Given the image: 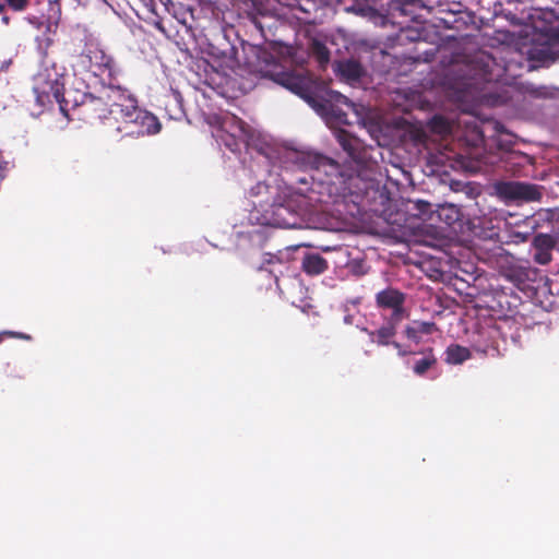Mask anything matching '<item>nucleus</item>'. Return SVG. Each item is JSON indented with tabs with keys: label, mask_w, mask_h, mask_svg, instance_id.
I'll use <instances>...</instances> for the list:
<instances>
[{
	"label": "nucleus",
	"mask_w": 559,
	"mask_h": 559,
	"mask_svg": "<svg viewBox=\"0 0 559 559\" xmlns=\"http://www.w3.org/2000/svg\"><path fill=\"white\" fill-rule=\"evenodd\" d=\"M474 347L477 352H480L484 355H493V353L497 352V347L492 344L480 345L475 342Z\"/></svg>",
	"instance_id": "obj_25"
},
{
	"label": "nucleus",
	"mask_w": 559,
	"mask_h": 559,
	"mask_svg": "<svg viewBox=\"0 0 559 559\" xmlns=\"http://www.w3.org/2000/svg\"><path fill=\"white\" fill-rule=\"evenodd\" d=\"M4 10V4L0 3V12Z\"/></svg>",
	"instance_id": "obj_32"
},
{
	"label": "nucleus",
	"mask_w": 559,
	"mask_h": 559,
	"mask_svg": "<svg viewBox=\"0 0 559 559\" xmlns=\"http://www.w3.org/2000/svg\"><path fill=\"white\" fill-rule=\"evenodd\" d=\"M396 349H397V354L399 356H406V355H409V354H413L412 352L405 349L400 343L393 341L392 344Z\"/></svg>",
	"instance_id": "obj_28"
},
{
	"label": "nucleus",
	"mask_w": 559,
	"mask_h": 559,
	"mask_svg": "<svg viewBox=\"0 0 559 559\" xmlns=\"http://www.w3.org/2000/svg\"><path fill=\"white\" fill-rule=\"evenodd\" d=\"M33 92L37 104L46 106L55 100L60 111L68 117L70 102L64 93V74L57 69L56 64L45 66L39 70L34 78Z\"/></svg>",
	"instance_id": "obj_4"
},
{
	"label": "nucleus",
	"mask_w": 559,
	"mask_h": 559,
	"mask_svg": "<svg viewBox=\"0 0 559 559\" xmlns=\"http://www.w3.org/2000/svg\"><path fill=\"white\" fill-rule=\"evenodd\" d=\"M174 102L179 106V109H181V96L179 93L174 94Z\"/></svg>",
	"instance_id": "obj_30"
},
{
	"label": "nucleus",
	"mask_w": 559,
	"mask_h": 559,
	"mask_svg": "<svg viewBox=\"0 0 559 559\" xmlns=\"http://www.w3.org/2000/svg\"><path fill=\"white\" fill-rule=\"evenodd\" d=\"M82 62L95 74L108 72L110 79L115 78L116 63L111 56L97 46H86L81 53Z\"/></svg>",
	"instance_id": "obj_9"
},
{
	"label": "nucleus",
	"mask_w": 559,
	"mask_h": 559,
	"mask_svg": "<svg viewBox=\"0 0 559 559\" xmlns=\"http://www.w3.org/2000/svg\"><path fill=\"white\" fill-rule=\"evenodd\" d=\"M282 191L278 185H269L263 181H259L254 187L250 189V195L259 197V195H269L266 199L272 201L274 197H276Z\"/></svg>",
	"instance_id": "obj_20"
},
{
	"label": "nucleus",
	"mask_w": 559,
	"mask_h": 559,
	"mask_svg": "<svg viewBox=\"0 0 559 559\" xmlns=\"http://www.w3.org/2000/svg\"><path fill=\"white\" fill-rule=\"evenodd\" d=\"M1 334H2V337L5 335V336H10V337L26 340V341H29L32 338L31 335L22 333V332L4 331Z\"/></svg>",
	"instance_id": "obj_27"
},
{
	"label": "nucleus",
	"mask_w": 559,
	"mask_h": 559,
	"mask_svg": "<svg viewBox=\"0 0 559 559\" xmlns=\"http://www.w3.org/2000/svg\"><path fill=\"white\" fill-rule=\"evenodd\" d=\"M102 93L111 115L108 123L111 135L121 139L141 138L159 132L160 123L157 117L141 108L129 90L110 82Z\"/></svg>",
	"instance_id": "obj_1"
},
{
	"label": "nucleus",
	"mask_w": 559,
	"mask_h": 559,
	"mask_svg": "<svg viewBox=\"0 0 559 559\" xmlns=\"http://www.w3.org/2000/svg\"><path fill=\"white\" fill-rule=\"evenodd\" d=\"M72 108L78 111L80 119L91 123L99 122L109 131L108 123L111 115L103 94L95 96L91 93H85L81 103H74Z\"/></svg>",
	"instance_id": "obj_8"
},
{
	"label": "nucleus",
	"mask_w": 559,
	"mask_h": 559,
	"mask_svg": "<svg viewBox=\"0 0 559 559\" xmlns=\"http://www.w3.org/2000/svg\"><path fill=\"white\" fill-rule=\"evenodd\" d=\"M10 8L15 11H22L27 7V0H7Z\"/></svg>",
	"instance_id": "obj_26"
},
{
	"label": "nucleus",
	"mask_w": 559,
	"mask_h": 559,
	"mask_svg": "<svg viewBox=\"0 0 559 559\" xmlns=\"http://www.w3.org/2000/svg\"><path fill=\"white\" fill-rule=\"evenodd\" d=\"M414 323H415L416 329L420 335H423V334L429 335V334H432V333L439 331V328L437 326V324L435 322L415 321Z\"/></svg>",
	"instance_id": "obj_22"
},
{
	"label": "nucleus",
	"mask_w": 559,
	"mask_h": 559,
	"mask_svg": "<svg viewBox=\"0 0 559 559\" xmlns=\"http://www.w3.org/2000/svg\"><path fill=\"white\" fill-rule=\"evenodd\" d=\"M540 38L543 39L540 48L530 50L531 59L538 61L555 60L559 52V25L545 28Z\"/></svg>",
	"instance_id": "obj_11"
},
{
	"label": "nucleus",
	"mask_w": 559,
	"mask_h": 559,
	"mask_svg": "<svg viewBox=\"0 0 559 559\" xmlns=\"http://www.w3.org/2000/svg\"><path fill=\"white\" fill-rule=\"evenodd\" d=\"M335 71L348 81H357L364 75V68L359 61L347 59L338 61Z\"/></svg>",
	"instance_id": "obj_14"
},
{
	"label": "nucleus",
	"mask_w": 559,
	"mask_h": 559,
	"mask_svg": "<svg viewBox=\"0 0 559 559\" xmlns=\"http://www.w3.org/2000/svg\"><path fill=\"white\" fill-rule=\"evenodd\" d=\"M310 55L317 60L320 68L324 69L330 61V50L320 40L313 39L309 47Z\"/></svg>",
	"instance_id": "obj_19"
},
{
	"label": "nucleus",
	"mask_w": 559,
	"mask_h": 559,
	"mask_svg": "<svg viewBox=\"0 0 559 559\" xmlns=\"http://www.w3.org/2000/svg\"><path fill=\"white\" fill-rule=\"evenodd\" d=\"M533 261L539 265H547L552 260V250L557 246V239L552 235L538 233L531 242Z\"/></svg>",
	"instance_id": "obj_12"
},
{
	"label": "nucleus",
	"mask_w": 559,
	"mask_h": 559,
	"mask_svg": "<svg viewBox=\"0 0 559 559\" xmlns=\"http://www.w3.org/2000/svg\"><path fill=\"white\" fill-rule=\"evenodd\" d=\"M307 197L282 190L272 201L260 204L262 211L255 210L251 217L258 224L277 228H296L301 224V214L308 207Z\"/></svg>",
	"instance_id": "obj_3"
},
{
	"label": "nucleus",
	"mask_w": 559,
	"mask_h": 559,
	"mask_svg": "<svg viewBox=\"0 0 559 559\" xmlns=\"http://www.w3.org/2000/svg\"><path fill=\"white\" fill-rule=\"evenodd\" d=\"M301 269L308 275H320L326 271L328 261L319 253H309L304 257Z\"/></svg>",
	"instance_id": "obj_15"
},
{
	"label": "nucleus",
	"mask_w": 559,
	"mask_h": 559,
	"mask_svg": "<svg viewBox=\"0 0 559 559\" xmlns=\"http://www.w3.org/2000/svg\"><path fill=\"white\" fill-rule=\"evenodd\" d=\"M238 123H239V131L241 133L246 134V130H245L246 129V123L242 122L241 120H239Z\"/></svg>",
	"instance_id": "obj_31"
},
{
	"label": "nucleus",
	"mask_w": 559,
	"mask_h": 559,
	"mask_svg": "<svg viewBox=\"0 0 559 559\" xmlns=\"http://www.w3.org/2000/svg\"><path fill=\"white\" fill-rule=\"evenodd\" d=\"M401 321H393V318H388L383 325L378 330L369 331L370 341L379 346H388L392 344V338L396 334V328Z\"/></svg>",
	"instance_id": "obj_13"
},
{
	"label": "nucleus",
	"mask_w": 559,
	"mask_h": 559,
	"mask_svg": "<svg viewBox=\"0 0 559 559\" xmlns=\"http://www.w3.org/2000/svg\"><path fill=\"white\" fill-rule=\"evenodd\" d=\"M471 358V352L467 347L459 344H451L445 349V362L449 365H460Z\"/></svg>",
	"instance_id": "obj_18"
},
{
	"label": "nucleus",
	"mask_w": 559,
	"mask_h": 559,
	"mask_svg": "<svg viewBox=\"0 0 559 559\" xmlns=\"http://www.w3.org/2000/svg\"><path fill=\"white\" fill-rule=\"evenodd\" d=\"M420 0H396L401 5H416Z\"/></svg>",
	"instance_id": "obj_29"
},
{
	"label": "nucleus",
	"mask_w": 559,
	"mask_h": 559,
	"mask_svg": "<svg viewBox=\"0 0 559 559\" xmlns=\"http://www.w3.org/2000/svg\"><path fill=\"white\" fill-rule=\"evenodd\" d=\"M290 160L299 168L312 173V179L325 186L330 194L347 195L356 192L359 175L336 160L311 151H294Z\"/></svg>",
	"instance_id": "obj_2"
},
{
	"label": "nucleus",
	"mask_w": 559,
	"mask_h": 559,
	"mask_svg": "<svg viewBox=\"0 0 559 559\" xmlns=\"http://www.w3.org/2000/svg\"><path fill=\"white\" fill-rule=\"evenodd\" d=\"M281 262L280 258L272 253H265L262 264L258 267L259 271H266L269 264Z\"/></svg>",
	"instance_id": "obj_24"
},
{
	"label": "nucleus",
	"mask_w": 559,
	"mask_h": 559,
	"mask_svg": "<svg viewBox=\"0 0 559 559\" xmlns=\"http://www.w3.org/2000/svg\"><path fill=\"white\" fill-rule=\"evenodd\" d=\"M334 138L357 167L370 169L377 165V159L372 156V146L365 145L358 138L341 128L334 131Z\"/></svg>",
	"instance_id": "obj_6"
},
{
	"label": "nucleus",
	"mask_w": 559,
	"mask_h": 559,
	"mask_svg": "<svg viewBox=\"0 0 559 559\" xmlns=\"http://www.w3.org/2000/svg\"><path fill=\"white\" fill-rule=\"evenodd\" d=\"M376 305L380 309H390L392 311L389 318H393V321H402L407 317L404 304L406 295L397 288L386 287L376 294Z\"/></svg>",
	"instance_id": "obj_10"
},
{
	"label": "nucleus",
	"mask_w": 559,
	"mask_h": 559,
	"mask_svg": "<svg viewBox=\"0 0 559 559\" xmlns=\"http://www.w3.org/2000/svg\"><path fill=\"white\" fill-rule=\"evenodd\" d=\"M429 127L432 132L441 135L448 134L451 131L448 119L440 115H436L430 119Z\"/></svg>",
	"instance_id": "obj_21"
},
{
	"label": "nucleus",
	"mask_w": 559,
	"mask_h": 559,
	"mask_svg": "<svg viewBox=\"0 0 559 559\" xmlns=\"http://www.w3.org/2000/svg\"><path fill=\"white\" fill-rule=\"evenodd\" d=\"M424 206H428L429 204L427 202H419Z\"/></svg>",
	"instance_id": "obj_33"
},
{
	"label": "nucleus",
	"mask_w": 559,
	"mask_h": 559,
	"mask_svg": "<svg viewBox=\"0 0 559 559\" xmlns=\"http://www.w3.org/2000/svg\"><path fill=\"white\" fill-rule=\"evenodd\" d=\"M262 61L264 64L259 68L262 78L274 81L302 98L307 97L309 85L304 75L286 71L271 53H264Z\"/></svg>",
	"instance_id": "obj_5"
},
{
	"label": "nucleus",
	"mask_w": 559,
	"mask_h": 559,
	"mask_svg": "<svg viewBox=\"0 0 559 559\" xmlns=\"http://www.w3.org/2000/svg\"><path fill=\"white\" fill-rule=\"evenodd\" d=\"M2 342V334H0V343Z\"/></svg>",
	"instance_id": "obj_34"
},
{
	"label": "nucleus",
	"mask_w": 559,
	"mask_h": 559,
	"mask_svg": "<svg viewBox=\"0 0 559 559\" xmlns=\"http://www.w3.org/2000/svg\"><path fill=\"white\" fill-rule=\"evenodd\" d=\"M419 354H421L423 357L414 362L413 372L418 377H424L430 369L438 365V359L431 347L419 352Z\"/></svg>",
	"instance_id": "obj_16"
},
{
	"label": "nucleus",
	"mask_w": 559,
	"mask_h": 559,
	"mask_svg": "<svg viewBox=\"0 0 559 559\" xmlns=\"http://www.w3.org/2000/svg\"><path fill=\"white\" fill-rule=\"evenodd\" d=\"M404 333H405V336L415 342L416 344H419L421 342V335L419 334V332L417 331L416 329V325L415 323L413 322V324L411 325H407L404 330Z\"/></svg>",
	"instance_id": "obj_23"
},
{
	"label": "nucleus",
	"mask_w": 559,
	"mask_h": 559,
	"mask_svg": "<svg viewBox=\"0 0 559 559\" xmlns=\"http://www.w3.org/2000/svg\"><path fill=\"white\" fill-rule=\"evenodd\" d=\"M493 189L499 199L506 203L536 202L543 197L540 187L534 183L520 181H498Z\"/></svg>",
	"instance_id": "obj_7"
},
{
	"label": "nucleus",
	"mask_w": 559,
	"mask_h": 559,
	"mask_svg": "<svg viewBox=\"0 0 559 559\" xmlns=\"http://www.w3.org/2000/svg\"><path fill=\"white\" fill-rule=\"evenodd\" d=\"M437 215L440 222L451 227L462 218L461 209L454 204H443L437 210Z\"/></svg>",
	"instance_id": "obj_17"
}]
</instances>
